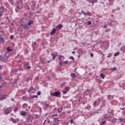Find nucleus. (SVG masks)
Instances as JSON below:
<instances>
[{
  "label": "nucleus",
  "mask_w": 125,
  "mask_h": 125,
  "mask_svg": "<svg viewBox=\"0 0 125 125\" xmlns=\"http://www.w3.org/2000/svg\"><path fill=\"white\" fill-rule=\"evenodd\" d=\"M12 111V108H11V107H9L3 109V112L5 115H8V114L11 113Z\"/></svg>",
  "instance_id": "1"
},
{
  "label": "nucleus",
  "mask_w": 125,
  "mask_h": 125,
  "mask_svg": "<svg viewBox=\"0 0 125 125\" xmlns=\"http://www.w3.org/2000/svg\"><path fill=\"white\" fill-rule=\"evenodd\" d=\"M54 97H58V98H61V92L58 91H55L53 94Z\"/></svg>",
  "instance_id": "2"
},
{
  "label": "nucleus",
  "mask_w": 125,
  "mask_h": 125,
  "mask_svg": "<svg viewBox=\"0 0 125 125\" xmlns=\"http://www.w3.org/2000/svg\"><path fill=\"white\" fill-rule=\"evenodd\" d=\"M7 95L1 94L0 95V101H2V100H5L7 98Z\"/></svg>",
  "instance_id": "3"
},
{
  "label": "nucleus",
  "mask_w": 125,
  "mask_h": 125,
  "mask_svg": "<svg viewBox=\"0 0 125 125\" xmlns=\"http://www.w3.org/2000/svg\"><path fill=\"white\" fill-rule=\"evenodd\" d=\"M21 8H22V3H19L15 8L16 12H18Z\"/></svg>",
  "instance_id": "4"
},
{
  "label": "nucleus",
  "mask_w": 125,
  "mask_h": 125,
  "mask_svg": "<svg viewBox=\"0 0 125 125\" xmlns=\"http://www.w3.org/2000/svg\"><path fill=\"white\" fill-rule=\"evenodd\" d=\"M51 55L52 57V59H55L57 56H58V53L57 52H55L51 54Z\"/></svg>",
  "instance_id": "5"
},
{
  "label": "nucleus",
  "mask_w": 125,
  "mask_h": 125,
  "mask_svg": "<svg viewBox=\"0 0 125 125\" xmlns=\"http://www.w3.org/2000/svg\"><path fill=\"white\" fill-rule=\"evenodd\" d=\"M35 91V90L34 88V87H33V86H31L30 87L29 89L28 90V93H29V94H32V93H34Z\"/></svg>",
  "instance_id": "6"
},
{
  "label": "nucleus",
  "mask_w": 125,
  "mask_h": 125,
  "mask_svg": "<svg viewBox=\"0 0 125 125\" xmlns=\"http://www.w3.org/2000/svg\"><path fill=\"white\" fill-rule=\"evenodd\" d=\"M27 107H28V104L27 103L23 104L21 105V108H22V109H25L26 111H29V109H27Z\"/></svg>",
  "instance_id": "7"
},
{
  "label": "nucleus",
  "mask_w": 125,
  "mask_h": 125,
  "mask_svg": "<svg viewBox=\"0 0 125 125\" xmlns=\"http://www.w3.org/2000/svg\"><path fill=\"white\" fill-rule=\"evenodd\" d=\"M0 61H2L5 63V62H6V59H5L3 56L0 55Z\"/></svg>",
  "instance_id": "8"
},
{
  "label": "nucleus",
  "mask_w": 125,
  "mask_h": 125,
  "mask_svg": "<svg viewBox=\"0 0 125 125\" xmlns=\"http://www.w3.org/2000/svg\"><path fill=\"white\" fill-rule=\"evenodd\" d=\"M20 114L23 117H25V116H27V115L28 114V113H27V112L26 111L21 110V111H20Z\"/></svg>",
  "instance_id": "9"
},
{
  "label": "nucleus",
  "mask_w": 125,
  "mask_h": 125,
  "mask_svg": "<svg viewBox=\"0 0 125 125\" xmlns=\"http://www.w3.org/2000/svg\"><path fill=\"white\" fill-rule=\"evenodd\" d=\"M5 42V41L4 40V38L1 37V35H0V43L3 44Z\"/></svg>",
  "instance_id": "10"
},
{
  "label": "nucleus",
  "mask_w": 125,
  "mask_h": 125,
  "mask_svg": "<svg viewBox=\"0 0 125 125\" xmlns=\"http://www.w3.org/2000/svg\"><path fill=\"white\" fill-rule=\"evenodd\" d=\"M11 119H12V122H13L14 124H16V123H18V122H19V119L18 118L14 119L12 117L11 118Z\"/></svg>",
  "instance_id": "11"
},
{
  "label": "nucleus",
  "mask_w": 125,
  "mask_h": 125,
  "mask_svg": "<svg viewBox=\"0 0 125 125\" xmlns=\"http://www.w3.org/2000/svg\"><path fill=\"white\" fill-rule=\"evenodd\" d=\"M4 10H6V9L4 8V6H1L0 7V12H1V13L3 14V12H4Z\"/></svg>",
  "instance_id": "12"
},
{
  "label": "nucleus",
  "mask_w": 125,
  "mask_h": 125,
  "mask_svg": "<svg viewBox=\"0 0 125 125\" xmlns=\"http://www.w3.org/2000/svg\"><path fill=\"white\" fill-rule=\"evenodd\" d=\"M64 58H65L64 57V56H63V55H60L59 57V60H60L61 62H63L62 60H64Z\"/></svg>",
  "instance_id": "13"
},
{
  "label": "nucleus",
  "mask_w": 125,
  "mask_h": 125,
  "mask_svg": "<svg viewBox=\"0 0 125 125\" xmlns=\"http://www.w3.org/2000/svg\"><path fill=\"white\" fill-rule=\"evenodd\" d=\"M56 33V29L55 28H54L52 30V31L50 32V35L51 36H53Z\"/></svg>",
  "instance_id": "14"
},
{
  "label": "nucleus",
  "mask_w": 125,
  "mask_h": 125,
  "mask_svg": "<svg viewBox=\"0 0 125 125\" xmlns=\"http://www.w3.org/2000/svg\"><path fill=\"white\" fill-rule=\"evenodd\" d=\"M56 29H59V30H61L63 28V25L62 24H59L56 26Z\"/></svg>",
  "instance_id": "15"
},
{
  "label": "nucleus",
  "mask_w": 125,
  "mask_h": 125,
  "mask_svg": "<svg viewBox=\"0 0 125 125\" xmlns=\"http://www.w3.org/2000/svg\"><path fill=\"white\" fill-rule=\"evenodd\" d=\"M34 24V21L30 20L27 23V26H31V25H33Z\"/></svg>",
  "instance_id": "16"
},
{
  "label": "nucleus",
  "mask_w": 125,
  "mask_h": 125,
  "mask_svg": "<svg viewBox=\"0 0 125 125\" xmlns=\"http://www.w3.org/2000/svg\"><path fill=\"white\" fill-rule=\"evenodd\" d=\"M83 15L85 16H86L87 15L88 16H90L91 15V13L90 12H87V13H83Z\"/></svg>",
  "instance_id": "17"
},
{
  "label": "nucleus",
  "mask_w": 125,
  "mask_h": 125,
  "mask_svg": "<svg viewBox=\"0 0 125 125\" xmlns=\"http://www.w3.org/2000/svg\"><path fill=\"white\" fill-rule=\"evenodd\" d=\"M59 118H53V121L55 122V123H56V122H61V120H59Z\"/></svg>",
  "instance_id": "18"
},
{
  "label": "nucleus",
  "mask_w": 125,
  "mask_h": 125,
  "mask_svg": "<svg viewBox=\"0 0 125 125\" xmlns=\"http://www.w3.org/2000/svg\"><path fill=\"white\" fill-rule=\"evenodd\" d=\"M36 45H37V42H33L31 46L33 48H35V46H36Z\"/></svg>",
  "instance_id": "19"
},
{
  "label": "nucleus",
  "mask_w": 125,
  "mask_h": 125,
  "mask_svg": "<svg viewBox=\"0 0 125 125\" xmlns=\"http://www.w3.org/2000/svg\"><path fill=\"white\" fill-rule=\"evenodd\" d=\"M109 70H111L112 72H114L115 71H117V70H118V68H117V67H114L113 68H110Z\"/></svg>",
  "instance_id": "20"
},
{
  "label": "nucleus",
  "mask_w": 125,
  "mask_h": 125,
  "mask_svg": "<svg viewBox=\"0 0 125 125\" xmlns=\"http://www.w3.org/2000/svg\"><path fill=\"white\" fill-rule=\"evenodd\" d=\"M70 76L72 78H76V74L75 73H71Z\"/></svg>",
  "instance_id": "21"
},
{
  "label": "nucleus",
  "mask_w": 125,
  "mask_h": 125,
  "mask_svg": "<svg viewBox=\"0 0 125 125\" xmlns=\"http://www.w3.org/2000/svg\"><path fill=\"white\" fill-rule=\"evenodd\" d=\"M118 120L120 121V122H122V123H125V120L124 118H120L118 119Z\"/></svg>",
  "instance_id": "22"
},
{
  "label": "nucleus",
  "mask_w": 125,
  "mask_h": 125,
  "mask_svg": "<svg viewBox=\"0 0 125 125\" xmlns=\"http://www.w3.org/2000/svg\"><path fill=\"white\" fill-rule=\"evenodd\" d=\"M89 2H91V3H97V1L98 0H92V1H89Z\"/></svg>",
  "instance_id": "23"
},
{
  "label": "nucleus",
  "mask_w": 125,
  "mask_h": 125,
  "mask_svg": "<svg viewBox=\"0 0 125 125\" xmlns=\"http://www.w3.org/2000/svg\"><path fill=\"white\" fill-rule=\"evenodd\" d=\"M13 50V49H9V47H8L7 48V51L8 52H10V51H12Z\"/></svg>",
  "instance_id": "24"
},
{
  "label": "nucleus",
  "mask_w": 125,
  "mask_h": 125,
  "mask_svg": "<svg viewBox=\"0 0 125 125\" xmlns=\"http://www.w3.org/2000/svg\"><path fill=\"white\" fill-rule=\"evenodd\" d=\"M62 110H63L62 108H59L58 109V112L61 113V112H62Z\"/></svg>",
  "instance_id": "25"
},
{
  "label": "nucleus",
  "mask_w": 125,
  "mask_h": 125,
  "mask_svg": "<svg viewBox=\"0 0 125 125\" xmlns=\"http://www.w3.org/2000/svg\"><path fill=\"white\" fill-rule=\"evenodd\" d=\"M93 106L94 107H96V106H97V101L94 102Z\"/></svg>",
  "instance_id": "26"
},
{
  "label": "nucleus",
  "mask_w": 125,
  "mask_h": 125,
  "mask_svg": "<svg viewBox=\"0 0 125 125\" xmlns=\"http://www.w3.org/2000/svg\"><path fill=\"white\" fill-rule=\"evenodd\" d=\"M23 27L24 30H26V29L28 30V29H29L28 28V25H23Z\"/></svg>",
  "instance_id": "27"
},
{
  "label": "nucleus",
  "mask_w": 125,
  "mask_h": 125,
  "mask_svg": "<svg viewBox=\"0 0 125 125\" xmlns=\"http://www.w3.org/2000/svg\"><path fill=\"white\" fill-rule=\"evenodd\" d=\"M3 84L4 86H6V85H7V83L6 82L4 81V80H3Z\"/></svg>",
  "instance_id": "28"
},
{
  "label": "nucleus",
  "mask_w": 125,
  "mask_h": 125,
  "mask_svg": "<svg viewBox=\"0 0 125 125\" xmlns=\"http://www.w3.org/2000/svg\"><path fill=\"white\" fill-rule=\"evenodd\" d=\"M70 88H69L68 86H66L65 87V91H67L68 92V91H69Z\"/></svg>",
  "instance_id": "29"
},
{
  "label": "nucleus",
  "mask_w": 125,
  "mask_h": 125,
  "mask_svg": "<svg viewBox=\"0 0 125 125\" xmlns=\"http://www.w3.org/2000/svg\"><path fill=\"white\" fill-rule=\"evenodd\" d=\"M31 98H32V99H34V98H38V97L37 95L32 96L31 97Z\"/></svg>",
  "instance_id": "30"
},
{
  "label": "nucleus",
  "mask_w": 125,
  "mask_h": 125,
  "mask_svg": "<svg viewBox=\"0 0 125 125\" xmlns=\"http://www.w3.org/2000/svg\"><path fill=\"white\" fill-rule=\"evenodd\" d=\"M17 111H18V107H15L14 109V112H17Z\"/></svg>",
  "instance_id": "31"
},
{
  "label": "nucleus",
  "mask_w": 125,
  "mask_h": 125,
  "mask_svg": "<svg viewBox=\"0 0 125 125\" xmlns=\"http://www.w3.org/2000/svg\"><path fill=\"white\" fill-rule=\"evenodd\" d=\"M107 58H110V57H112V54L109 53L108 54V56H107Z\"/></svg>",
  "instance_id": "32"
},
{
  "label": "nucleus",
  "mask_w": 125,
  "mask_h": 125,
  "mask_svg": "<svg viewBox=\"0 0 125 125\" xmlns=\"http://www.w3.org/2000/svg\"><path fill=\"white\" fill-rule=\"evenodd\" d=\"M100 76L101 77V78H102V79H104V74H101Z\"/></svg>",
  "instance_id": "33"
},
{
  "label": "nucleus",
  "mask_w": 125,
  "mask_h": 125,
  "mask_svg": "<svg viewBox=\"0 0 125 125\" xmlns=\"http://www.w3.org/2000/svg\"><path fill=\"white\" fill-rule=\"evenodd\" d=\"M106 121H104L103 122H102L101 123H100V125H104V124H106Z\"/></svg>",
  "instance_id": "34"
},
{
  "label": "nucleus",
  "mask_w": 125,
  "mask_h": 125,
  "mask_svg": "<svg viewBox=\"0 0 125 125\" xmlns=\"http://www.w3.org/2000/svg\"><path fill=\"white\" fill-rule=\"evenodd\" d=\"M42 64H46V62H45V59H44L42 62Z\"/></svg>",
  "instance_id": "35"
},
{
  "label": "nucleus",
  "mask_w": 125,
  "mask_h": 125,
  "mask_svg": "<svg viewBox=\"0 0 125 125\" xmlns=\"http://www.w3.org/2000/svg\"><path fill=\"white\" fill-rule=\"evenodd\" d=\"M120 55V52H118L114 54V56H118V55Z\"/></svg>",
  "instance_id": "36"
},
{
  "label": "nucleus",
  "mask_w": 125,
  "mask_h": 125,
  "mask_svg": "<svg viewBox=\"0 0 125 125\" xmlns=\"http://www.w3.org/2000/svg\"><path fill=\"white\" fill-rule=\"evenodd\" d=\"M63 63H64L65 65H67V64L69 63V61H64L63 62Z\"/></svg>",
  "instance_id": "37"
},
{
  "label": "nucleus",
  "mask_w": 125,
  "mask_h": 125,
  "mask_svg": "<svg viewBox=\"0 0 125 125\" xmlns=\"http://www.w3.org/2000/svg\"><path fill=\"white\" fill-rule=\"evenodd\" d=\"M37 95L40 96L42 94V92H41V91H38V92H37Z\"/></svg>",
  "instance_id": "38"
},
{
  "label": "nucleus",
  "mask_w": 125,
  "mask_h": 125,
  "mask_svg": "<svg viewBox=\"0 0 125 125\" xmlns=\"http://www.w3.org/2000/svg\"><path fill=\"white\" fill-rule=\"evenodd\" d=\"M67 92H67V91H65V90L62 91L63 94H67Z\"/></svg>",
  "instance_id": "39"
},
{
  "label": "nucleus",
  "mask_w": 125,
  "mask_h": 125,
  "mask_svg": "<svg viewBox=\"0 0 125 125\" xmlns=\"http://www.w3.org/2000/svg\"><path fill=\"white\" fill-rule=\"evenodd\" d=\"M57 116H58V114H55L52 115V117L53 118V117H57Z\"/></svg>",
  "instance_id": "40"
},
{
  "label": "nucleus",
  "mask_w": 125,
  "mask_h": 125,
  "mask_svg": "<svg viewBox=\"0 0 125 125\" xmlns=\"http://www.w3.org/2000/svg\"><path fill=\"white\" fill-rule=\"evenodd\" d=\"M70 59H72V60H75V58L71 56L70 57Z\"/></svg>",
  "instance_id": "41"
},
{
  "label": "nucleus",
  "mask_w": 125,
  "mask_h": 125,
  "mask_svg": "<svg viewBox=\"0 0 125 125\" xmlns=\"http://www.w3.org/2000/svg\"><path fill=\"white\" fill-rule=\"evenodd\" d=\"M13 38H14V36L13 35H11L10 37V40L13 39Z\"/></svg>",
  "instance_id": "42"
},
{
  "label": "nucleus",
  "mask_w": 125,
  "mask_h": 125,
  "mask_svg": "<svg viewBox=\"0 0 125 125\" xmlns=\"http://www.w3.org/2000/svg\"><path fill=\"white\" fill-rule=\"evenodd\" d=\"M91 24H92L91 21H89L87 22V25H91Z\"/></svg>",
  "instance_id": "43"
},
{
  "label": "nucleus",
  "mask_w": 125,
  "mask_h": 125,
  "mask_svg": "<svg viewBox=\"0 0 125 125\" xmlns=\"http://www.w3.org/2000/svg\"><path fill=\"white\" fill-rule=\"evenodd\" d=\"M69 121H70L71 124H74V120L71 119V120H70Z\"/></svg>",
  "instance_id": "44"
},
{
  "label": "nucleus",
  "mask_w": 125,
  "mask_h": 125,
  "mask_svg": "<svg viewBox=\"0 0 125 125\" xmlns=\"http://www.w3.org/2000/svg\"><path fill=\"white\" fill-rule=\"evenodd\" d=\"M66 83H64L63 84H61V87H63V86H65V84Z\"/></svg>",
  "instance_id": "45"
},
{
  "label": "nucleus",
  "mask_w": 125,
  "mask_h": 125,
  "mask_svg": "<svg viewBox=\"0 0 125 125\" xmlns=\"http://www.w3.org/2000/svg\"><path fill=\"white\" fill-rule=\"evenodd\" d=\"M112 118V117L111 115H109L106 118L107 119H111Z\"/></svg>",
  "instance_id": "46"
},
{
  "label": "nucleus",
  "mask_w": 125,
  "mask_h": 125,
  "mask_svg": "<svg viewBox=\"0 0 125 125\" xmlns=\"http://www.w3.org/2000/svg\"><path fill=\"white\" fill-rule=\"evenodd\" d=\"M90 56H91V57H93V56H94V55H93V53H90Z\"/></svg>",
  "instance_id": "47"
},
{
  "label": "nucleus",
  "mask_w": 125,
  "mask_h": 125,
  "mask_svg": "<svg viewBox=\"0 0 125 125\" xmlns=\"http://www.w3.org/2000/svg\"><path fill=\"white\" fill-rule=\"evenodd\" d=\"M62 63H63V62H61L59 63V65L61 67H62Z\"/></svg>",
  "instance_id": "48"
},
{
  "label": "nucleus",
  "mask_w": 125,
  "mask_h": 125,
  "mask_svg": "<svg viewBox=\"0 0 125 125\" xmlns=\"http://www.w3.org/2000/svg\"><path fill=\"white\" fill-rule=\"evenodd\" d=\"M104 29H106V28H107V25L104 24Z\"/></svg>",
  "instance_id": "49"
},
{
  "label": "nucleus",
  "mask_w": 125,
  "mask_h": 125,
  "mask_svg": "<svg viewBox=\"0 0 125 125\" xmlns=\"http://www.w3.org/2000/svg\"><path fill=\"white\" fill-rule=\"evenodd\" d=\"M52 61V60H50V61H48L47 62V63H50V62H51Z\"/></svg>",
  "instance_id": "50"
},
{
  "label": "nucleus",
  "mask_w": 125,
  "mask_h": 125,
  "mask_svg": "<svg viewBox=\"0 0 125 125\" xmlns=\"http://www.w3.org/2000/svg\"><path fill=\"white\" fill-rule=\"evenodd\" d=\"M3 14H2L1 12H0V17H1L2 16Z\"/></svg>",
  "instance_id": "51"
},
{
  "label": "nucleus",
  "mask_w": 125,
  "mask_h": 125,
  "mask_svg": "<svg viewBox=\"0 0 125 125\" xmlns=\"http://www.w3.org/2000/svg\"><path fill=\"white\" fill-rule=\"evenodd\" d=\"M3 87H4V86L3 85H0V89L2 88Z\"/></svg>",
  "instance_id": "52"
},
{
  "label": "nucleus",
  "mask_w": 125,
  "mask_h": 125,
  "mask_svg": "<svg viewBox=\"0 0 125 125\" xmlns=\"http://www.w3.org/2000/svg\"><path fill=\"white\" fill-rule=\"evenodd\" d=\"M2 66L0 65V70H2Z\"/></svg>",
  "instance_id": "53"
},
{
  "label": "nucleus",
  "mask_w": 125,
  "mask_h": 125,
  "mask_svg": "<svg viewBox=\"0 0 125 125\" xmlns=\"http://www.w3.org/2000/svg\"><path fill=\"white\" fill-rule=\"evenodd\" d=\"M48 105H49V104H45V107H48Z\"/></svg>",
  "instance_id": "54"
},
{
  "label": "nucleus",
  "mask_w": 125,
  "mask_h": 125,
  "mask_svg": "<svg viewBox=\"0 0 125 125\" xmlns=\"http://www.w3.org/2000/svg\"><path fill=\"white\" fill-rule=\"evenodd\" d=\"M47 120L48 124H49V123H50V120L48 119H47Z\"/></svg>",
  "instance_id": "55"
},
{
  "label": "nucleus",
  "mask_w": 125,
  "mask_h": 125,
  "mask_svg": "<svg viewBox=\"0 0 125 125\" xmlns=\"http://www.w3.org/2000/svg\"><path fill=\"white\" fill-rule=\"evenodd\" d=\"M27 69H31V66H28Z\"/></svg>",
  "instance_id": "56"
},
{
  "label": "nucleus",
  "mask_w": 125,
  "mask_h": 125,
  "mask_svg": "<svg viewBox=\"0 0 125 125\" xmlns=\"http://www.w3.org/2000/svg\"><path fill=\"white\" fill-rule=\"evenodd\" d=\"M36 118H40V116L39 115H36Z\"/></svg>",
  "instance_id": "57"
},
{
  "label": "nucleus",
  "mask_w": 125,
  "mask_h": 125,
  "mask_svg": "<svg viewBox=\"0 0 125 125\" xmlns=\"http://www.w3.org/2000/svg\"><path fill=\"white\" fill-rule=\"evenodd\" d=\"M81 13H83H83H85L83 12V10H82Z\"/></svg>",
  "instance_id": "58"
},
{
  "label": "nucleus",
  "mask_w": 125,
  "mask_h": 125,
  "mask_svg": "<svg viewBox=\"0 0 125 125\" xmlns=\"http://www.w3.org/2000/svg\"><path fill=\"white\" fill-rule=\"evenodd\" d=\"M6 59H7H7H9V56H7Z\"/></svg>",
  "instance_id": "59"
},
{
  "label": "nucleus",
  "mask_w": 125,
  "mask_h": 125,
  "mask_svg": "<svg viewBox=\"0 0 125 125\" xmlns=\"http://www.w3.org/2000/svg\"><path fill=\"white\" fill-rule=\"evenodd\" d=\"M7 54V52H6L4 54L5 56H6V55Z\"/></svg>",
  "instance_id": "60"
},
{
  "label": "nucleus",
  "mask_w": 125,
  "mask_h": 125,
  "mask_svg": "<svg viewBox=\"0 0 125 125\" xmlns=\"http://www.w3.org/2000/svg\"><path fill=\"white\" fill-rule=\"evenodd\" d=\"M11 101H13H13H14V99H13H13H12V98H11Z\"/></svg>",
  "instance_id": "61"
},
{
  "label": "nucleus",
  "mask_w": 125,
  "mask_h": 125,
  "mask_svg": "<svg viewBox=\"0 0 125 125\" xmlns=\"http://www.w3.org/2000/svg\"><path fill=\"white\" fill-rule=\"evenodd\" d=\"M13 3H14V1H13V0H12V4H13Z\"/></svg>",
  "instance_id": "62"
},
{
  "label": "nucleus",
  "mask_w": 125,
  "mask_h": 125,
  "mask_svg": "<svg viewBox=\"0 0 125 125\" xmlns=\"http://www.w3.org/2000/svg\"><path fill=\"white\" fill-rule=\"evenodd\" d=\"M2 79V76H1V75H0V80H1Z\"/></svg>",
  "instance_id": "63"
},
{
  "label": "nucleus",
  "mask_w": 125,
  "mask_h": 125,
  "mask_svg": "<svg viewBox=\"0 0 125 125\" xmlns=\"http://www.w3.org/2000/svg\"><path fill=\"white\" fill-rule=\"evenodd\" d=\"M53 125H56V124L55 123H53Z\"/></svg>",
  "instance_id": "64"
}]
</instances>
